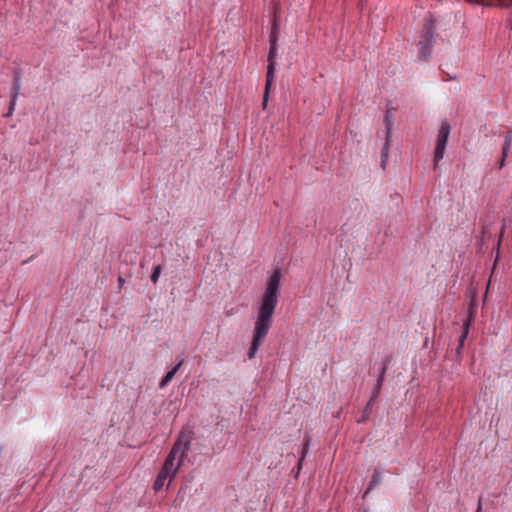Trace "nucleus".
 <instances>
[{"label":"nucleus","mask_w":512,"mask_h":512,"mask_svg":"<svg viewBox=\"0 0 512 512\" xmlns=\"http://www.w3.org/2000/svg\"><path fill=\"white\" fill-rule=\"evenodd\" d=\"M276 57H277V45H270V50L268 54V67L266 78H269L270 81L274 80L275 73V65H276Z\"/></svg>","instance_id":"nucleus-6"},{"label":"nucleus","mask_w":512,"mask_h":512,"mask_svg":"<svg viewBox=\"0 0 512 512\" xmlns=\"http://www.w3.org/2000/svg\"><path fill=\"white\" fill-rule=\"evenodd\" d=\"M390 363H391V358L390 357H386L383 360L382 366H381V369H380V372H379V376H378V379H377V383H376L375 387L372 390L370 402H375V400L378 398V396L380 394V391H381V388H382V385H383V382H384V379H385L386 371H387Z\"/></svg>","instance_id":"nucleus-5"},{"label":"nucleus","mask_w":512,"mask_h":512,"mask_svg":"<svg viewBox=\"0 0 512 512\" xmlns=\"http://www.w3.org/2000/svg\"><path fill=\"white\" fill-rule=\"evenodd\" d=\"M281 271L276 269L269 277L265 291L260 299L254 324L252 343L248 356L252 359L267 336L273 322V315L278 304Z\"/></svg>","instance_id":"nucleus-1"},{"label":"nucleus","mask_w":512,"mask_h":512,"mask_svg":"<svg viewBox=\"0 0 512 512\" xmlns=\"http://www.w3.org/2000/svg\"><path fill=\"white\" fill-rule=\"evenodd\" d=\"M118 282H119V285H120V286H122V285H123V283H124V279L120 276V277L118 278Z\"/></svg>","instance_id":"nucleus-23"},{"label":"nucleus","mask_w":512,"mask_h":512,"mask_svg":"<svg viewBox=\"0 0 512 512\" xmlns=\"http://www.w3.org/2000/svg\"><path fill=\"white\" fill-rule=\"evenodd\" d=\"M382 481V476L379 468H376L371 476L370 482L368 484V487L364 493V497L373 490L378 484H380Z\"/></svg>","instance_id":"nucleus-8"},{"label":"nucleus","mask_w":512,"mask_h":512,"mask_svg":"<svg viewBox=\"0 0 512 512\" xmlns=\"http://www.w3.org/2000/svg\"><path fill=\"white\" fill-rule=\"evenodd\" d=\"M20 88H21L20 79H19V77H15L14 83H13V93H12V97H11L13 99V104H16Z\"/></svg>","instance_id":"nucleus-13"},{"label":"nucleus","mask_w":512,"mask_h":512,"mask_svg":"<svg viewBox=\"0 0 512 512\" xmlns=\"http://www.w3.org/2000/svg\"><path fill=\"white\" fill-rule=\"evenodd\" d=\"M373 403H374V402H370V400H369V401H368V403H367V406H366V409H365V410L367 411L368 409H370V408H371V406L373 405Z\"/></svg>","instance_id":"nucleus-21"},{"label":"nucleus","mask_w":512,"mask_h":512,"mask_svg":"<svg viewBox=\"0 0 512 512\" xmlns=\"http://www.w3.org/2000/svg\"><path fill=\"white\" fill-rule=\"evenodd\" d=\"M504 231H505V225L502 226V229L500 231V235H499V239H498V243H497V248L498 249L500 247V244H501V241H502V238H503V235H504Z\"/></svg>","instance_id":"nucleus-17"},{"label":"nucleus","mask_w":512,"mask_h":512,"mask_svg":"<svg viewBox=\"0 0 512 512\" xmlns=\"http://www.w3.org/2000/svg\"><path fill=\"white\" fill-rule=\"evenodd\" d=\"M472 313H470V315L468 316V318L466 319L464 325H463V332L459 338V346L457 348V353L460 352V350L462 349L463 345H464V342H465V339L467 338V335H468V332H469V327L471 325V322H472Z\"/></svg>","instance_id":"nucleus-9"},{"label":"nucleus","mask_w":512,"mask_h":512,"mask_svg":"<svg viewBox=\"0 0 512 512\" xmlns=\"http://www.w3.org/2000/svg\"><path fill=\"white\" fill-rule=\"evenodd\" d=\"M160 273H161V266L160 265L155 266L154 269H153V272L151 274V281L154 284L157 283V281L159 279V276H160Z\"/></svg>","instance_id":"nucleus-15"},{"label":"nucleus","mask_w":512,"mask_h":512,"mask_svg":"<svg viewBox=\"0 0 512 512\" xmlns=\"http://www.w3.org/2000/svg\"><path fill=\"white\" fill-rule=\"evenodd\" d=\"M450 134V125L444 121L438 131L436 146L434 152V168L437 167L438 162L443 159L446 149L447 140Z\"/></svg>","instance_id":"nucleus-4"},{"label":"nucleus","mask_w":512,"mask_h":512,"mask_svg":"<svg viewBox=\"0 0 512 512\" xmlns=\"http://www.w3.org/2000/svg\"><path fill=\"white\" fill-rule=\"evenodd\" d=\"M505 159H506V157H504V154L502 153V157L499 162V168H502L505 165Z\"/></svg>","instance_id":"nucleus-20"},{"label":"nucleus","mask_w":512,"mask_h":512,"mask_svg":"<svg viewBox=\"0 0 512 512\" xmlns=\"http://www.w3.org/2000/svg\"><path fill=\"white\" fill-rule=\"evenodd\" d=\"M272 84H273V81H270L269 78H266L265 91H264L263 102H262L263 109H266V107H267L269 92H270Z\"/></svg>","instance_id":"nucleus-12"},{"label":"nucleus","mask_w":512,"mask_h":512,"mask_svg":"<svg viewBox=\"0 0 512 512\" xmlns=\"http://www.w3.org/2000/svg\"><path fill=\"white\" fill-rule=\"evenodd\" d=\"M434 43V25L431 20H426L421 39L419 41V57L423 60H427Z\"/></svg>","instance_id":"nucleus-3"},{"label":"nucleus","mask_w":512,"mask_h":512,"mask_svg":"<svg viewBox=\"0 0 512 512\" xmlns=\"http://www.w3.org/2000/svg\"><path fill=\"white\" fill-rule=\"evenodd\" d=\"M182 364V361H180L172 370H170L163 378L162 380L160 381V384L159 386L161 388H164L165 386L168 385V383L173 379V377L175 376L176 372L178 371V369L180 368Z\"/></svg>","instance_id":"nucleus-10"},{"label":"nucleus","mask_w":512,"mask_h":512,"mask_svg":"<svg viewBox=\"0 0 512 512\" xmlns=\"http://www.w3.org/2000/svg\"><path fill=\"white\" fill-rule=\"evenodd\" d=\"M511 145H512V131H508L504 136V144L502 147L504 157H507L508 151H509Z\"/></svg>","instance_id":"nucleus-11"},{"label":"nucleus","mask_w":512,"mask_h":512,"mask_svg":"<svg viewBox=\"0 0 512 512\" xmlns=\"http://www.w3.org/2000/svg\"><path fill=\"white\" fill-rule=\"evenodd\" d=\"M481 510H482L481 503H479V505H478V508H477L476 512H481Z\"/></svg>","instance_id":"nucleus-24"},{"label":"nucleus","mask_w":512,"mask_h":512,"mask_svg":"<svg viewBox=\"0 0 512 512\" xmlns=\"http://www.w3.org/2000/svg\"><path fill=\"white\" fill-rule=\"evenodd\" d=\"M391 115L389 113L385 116V122H386V141L384 144V147L381 152V158H382V166L384 167L386 158L388 156L389 146H390V138H391Z\"/></svg>","instance_id":"nucleus-7"},{"label":"nucleus","mask_w":512,"mask_h":512,"mask_svg":"<svg viewBox=\"0 0 512 512\" xmlns=\"http://www.w3.org/2000/svg\"><path fill=\"white\" fill-rule=\"evenodd\" d=\"M277 45V35L275 29H272L270 35V45Z\"/></svg>","instance_id":"nucleus-16"},{"label":"nucleus","mask_w":512,"mask_h":512,"mask_svg":"<svg viewBox=\"0 0 512 512\" xmlns=\"http://www.w3.org/2000/svg\"><path fill=\"white\" fill-rule=\"evenodd\" d=\"M191 437L188 433L181 432L177 440L174 442L164 464L155 480L154 490L159 491L168 480V485L174 479L183 464V460L189 451Z\"/></svg>","instance_id":"nucleus-2"},{"label":"nucleus","mask_w":512,"mask_h":512,"mask_svg":"<svg viewBox=\"0 0 512 512\" xmlns=\"http://www.w3.org/2000/svg\"><path fill=\"white\" fill-rule=\"evenodd\" d=\"M15 105H16V104H13V99L11 98V103H10L9 111H8V113L6 114V116H7V117L12 115V113H13V111H14V108H15Z\"/></svg>","instance_id":"nucleus-18"},{"label":"nucleus","mask_w":512,"mask_h":512,"mask_svg":"<svg viewBox=\"0 0 512 512\" xmlns=\"http://www.w3.org/2000/svg\"><path fill=\"white\" fill-rule=\"evenodd\" d=\"M373 403H374V402H370V400H369V401H368V403H367V406H366V409H365V410L367 411L368 409H370V408H371V406L373 405Z\"/></svg>","instance_id":"nucleus-22"},{"label":"nucleus","mask_w":512,"mask_h":512,"mask_svg":"<svg viewBox=\"0 0 512 512\" xmlns=\"http://www.w3.org/2000/svg\"><path fill=\"white\" fill-rule=\"evenodd\" d=\"M15 105H16V104H13V99L11 98V103H10L9 111H8V113L6 114V116H7V117L12 115V113H13V111H14V108H15Z\"/></svg>","instance_id":"nucleus-19"},{"label":"nucleus","mask_w":512,"mask_h":512,"mask_svg":"<svg viewBox=\"0 0 512 512\" xmlns=\"http://www.w3.org/2000/svg\"><path fill=\"white\" fill-rule=\"evenodd\" d=\"M309 443H310V439H309V438H306V439H305V442H304V445H303L301 458H300V460H299V462H298V470H300V469H301V467H302L303 460H304V458H305V456H306V453H307V451H308Z\"/></svg>","instance_id":"nucleus-14"}]
</instances>
